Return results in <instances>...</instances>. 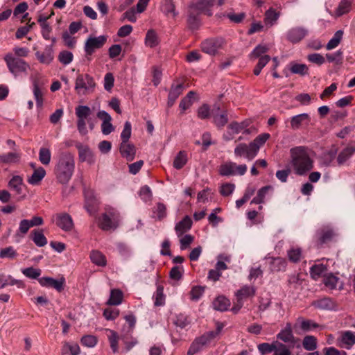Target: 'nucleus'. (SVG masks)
<instances>
[{
	"instance_id": "6",
	"label": "nucleus",
	"mask_w": 355,
	"mask_h": 355,
	"mask_svg": "<svg viewBox=\"0 0 355 355\" xmlns=\"http://www.w3.org/2000/svg\"><path fill=\"white\" fill-rule=\"evenodd\" d=\"M248 170L247 165L236 164L233 162H226L222 164L218 169V173L221 176H234V175H243Z\"/></svg>"
},
{
	"instance_id": "29",
	"label": "nucleus",
	"mask_w": 355,
	"mask_h": 355,
	"mask_svg": "<svg viewBox=\"0 0 355 355\" xmlns=\"http://www.w3.org/2000/svg\"><path fill=\"white\" fill-rule=\"evenodd\" d=\"M270 135L268 133H263L258 135L252 141L251 144V149L254 155H257L260 148L263 146L266 141L270 138Z\"/></svg>"
},
{
	"instance_id": "32",
	"label": "nucleus",
	"mask_w": 355,
	"mask_h": 355,
	"mask_svg": "<svg viewBox=\"0 0 355 355\" xmlns=\"http://www.w3.org/2000/svg\"><path fill=\"white\" fill-rule=\"evenodd\" d=\"M160 10L166 16L172 15L173 17H175L178 14L175 11V6L173 0H162Z\"/></svg>"
},
{
	"instance_id": "41",
	"label": "nucleus",
	"mask_w": 355,
	"mask_h": 355,
	"mask_svg": "<svg viewBox=\"0 0 355 355\" xmlns=\"http://www.w3.org/2000/svg\"><path fill=\"white\" fill-rule=\"evenodd\" d=\"M8 186L18 195L21 194L24 187L23 179L19 175H15L8 182Z\"/></svg>"
},
{
	"instance_id": "45",
	"label": "nucleus",
	"mask_w": 355,
	"mask_h": 355,
	"mask_svg": "<svg viewBox=\"0 0 355 355\" xmlns=\"http://www.w3.org/2000/svg\"><path fill=\"white\" fill-rule=\"evenodd\" d=\"M167 215L166 207L162 202H157L153 209V217L161 220Z\"/></svg>"
},
{
	"instance_id": "37",
	"label": "nucleus",
	"mask_w": 355,
	"mask_h": 355,
	"mask_svg": "<svg viewBox=\"0 0 355 355\" xmlns=\"http://www.w3.org/2000/svg\"><path fill=\"white\" fill-rule=\"evenodd\" d=\"M123 294L119 289H112L110 291V298L107 302V304L111 306H117L122 303Z\"/></svg>"
},
{
	"instance_id": "56",
	"label": "nucleus",
	"mask_w": 355,
	"mask_h": 355,
	"mask_svg": "<svg viewBox=\"0 0 355 355\" xmlns=\"http://www.w3.org/2000/svg\"><path fill=\"white\" fill-rule=\"evenodd\" d=\"M352 2L350 0H343L336 10V15L338 17L347 13L351 8Z\"/></svg>"
},
{
	"instance_id": "47",
	"label": "nucleus",
	"mask_w": 355,
	"mask_h": 355,
	"mask_svg": "<svg viewBox=\"0 0 355 355\" xmlns=\"http://www.w3.org/2000/svg\"><path fill=\"white\" fill-rule=\"evenodd\" d=\"M327 270V268L322 263L313 265L310 269L311 276L313 279L317 280L321 276L324 275Z\"/></svg>"
},
{
	"instance_id": "49",
	"label": "nucleus",
	"mask_w": 355,
	"mask_h": 355,
	"mask_svg": "<svg viewBox=\"0 0 355 355\" xmlns=\"http://www.w3.org/2000/svg\"><path fill=\"white\" fill-rule=\"evenodd\" d=\"M279 341H274L272 343H263L259 344L257 348L261 355H266L271 352L273 353Z\"/></svg>"
},
{
	"instance_id": "3",
	"label": "nucleus",
	"mask_w": 355,
	"mask_h": 355,
	"mask_svg": "<svg viewBox=\"0 0 355 355\" xmlns=\"http://www.w3.org/2000/svg\"><path fill=\"white\" fill-rule=\"evenodd\" d=\"M120 214L119 211L113 207H106L105 211L99 218L98 227L104 231L114 230L119 225Z\"/></svg>"
},
{
	"instance_id": "2",
	"label": "nucleus",
	"mask_w": 355,
	"mask_h": 355,
	"mask_svg": "<svg viewBox=\"0 0 355 355\" xmlns=\"http://www.w3.org/2000/svg\"><path fill=\"white\" fill-rule=\"evenodd\" d=\"M74 169V156L69 152L62 153L55 167L58 181L62 184H67L73 175Z\"/></svg>"
},
{
	"instance_id": "53",
	"label": "nucleus",
	"mask_w": 355,
	"mask_h": 355,
	"mask_svg": "<svg viewBox=\"0 0 355 355\" xmlns=\"http://www.w3.org/2000/svg\"><path fill=\"white\" fill-rule=\"evenodd\" d=\"M187 162V153L184 151H180L173 161V166L176 169H181Z\"/></svg>"
},
{
	"instance_id": "54",
	"label": "nucleus",
	"mask_w": 355,
	"mask_h": 355,
	"mask_svg": "<svg viewBox=\"0 0 355 355\" xmlns=\"http://www.w3.org/2000/svg\"><path fill=\"white\" fill-rule=\"evenodd\" d=\"M343 35V31L341 30L337 31L334 35L333 37L327 43L326 48L327 50H331L336 48L340 42Z\"/></svg>"
},
{
	"instance_id": "64",
	"label": "nucleus",
	"mask_w": 355,
	"mask_h": 355,
	"mask_svg": "<svg viewBox=\"0 0 355 355\" xmlns=\"http://www.w3.org/2000/svg\"><path fill=\"white\" fill-rule=\"evenodd\" d=\"M279 18V13L275 10L270 8L266 12L265 14V22L266 24H270L272 25Z\"/></svg>"
},
{
	"instance_id": "11",
	"label": "nucleus",
	"mask_w": 355,
	"mask_h": 355,
	"mask_svg": "<svg viewBox=\"0 0 355 355\" xmlns=\"http://www.w3.org/2000/svg\"><path fill=\"white\" fill-rule=\"evenodd\" d=\"M107 37H89L85 44V51L87 55H92L96 49L101 48L106 42Z\"/></svg>"
},
{
	"instance_id": "25",
	"label": "nucleus",
	"mask_w": 355,
	"mask_h": 355,
	"mask_svg": "<svg viewBox=\"0 0 355 355\" xmlns=\"http://www.w3.org/2000/svg\"><path fill=\"white\" fill-rule=\"evenodd\" d=\"M311 306L322 310H335L337 307L336 302L329 297L314 300L311 302Z\"/></svg>"
},
{
	"instance_id": "43",
	"label": "nucleus",
	"mask_w": 355,
	"mask_h": 355,
	"mask_svg": "<svg viewBox=\"0 0 355 355\" xmlns=\"http://www.w3.org/2000/svg\"><path fill=\"white\" fill-rule=\"evenodd\" d=\"M80 349L77 343H65L62 348V355H79Z\"/></svg>"
},
{
	"instance_id": "24",
	"label": "nucleus",
	"mask_w": 355,
	"mask_h": 355,
	"mask_svg": "<svg viewBox=\"0 0 355 355\" xmlns=\"http://www.w3.org/2000/svg\"><path fill=\"white\" fill-rule=\"evenodd\" d=\"M119 150L121 156L127 161L131 162L135 159L136 148L133 144L128 142H121Z\"/></svg>"
},
{
	"instance_id": "20",
	"label": "nucleus",
	"mask_w": 355,
	"mask_h": 355,
	"mask_svg": "<svg viewBox=\"0 0 355 355\" xmlns=\"http://www.w3.org/2000/svg\"><path fill=\"white\" fill-rule=\"evenodd\" d=\"M76 147L78 150V156L80 162H87L89 164L94 163L95 159L94 154L87 146L77 143Z\"/></svg>"
},
{
	"instance_id": "51",
	"label": "nucleus",
	"mask_w": 355,
	"mask_h": 355,
	"mask_svg": "<svg viewBox=\"0 0 355 355\" xmlns=\"http://www.w3.org/2000/svg\"><path fill=\"white\" fill-rule=\"evenodd\" d=\"M302 346L307 351H313L317 348V339L313 336H306L302 340Z\"/></svg>"
},
{
	"instance_id": "55",
	"label": "nucleus",
	"mask_w": 355,
	"mask_h": 355,
	"mask_svg": "<svg viewBox=\"0 0 355 355\" xmlns=\"http://www.w3.org/2000/svg\"><path fill=\"white\" fill-rule=\"evenodd\" d=\"M302 279L299 274H293L288 276V286L290 288L293 290H297L300 288L302 284Z\"/></svg>"
},
{
	"instance_id": "50",
	"label": "nucleus",
	"mask_w": 355,
	"mask_h": 355,
	"mask_svg": "<svg viewBox=\"0 0 355 355\" xmlns=\"http://www.w3.org/2000/svg\"><path fill=\"white\" fill-rule=\"evenodd\" d=\"M272 187L270 186H265L261 188L255 196L251 201V204H261L264 202V199L268 193V191L270 190Z\"/></svg>"
},
{
	"instance_id": "30",
	"label": "nucleus",
	"mask_w": 355,
	"mask_h": 355,
	"mask_svg": "<svg viewBox=\"0 0 355 355\" xmlns=\"http://www.w3.org/2000/svg\"><path fill=\"white\" fill-rule=\"evenodd\" d=\"M16 285L18 288H24V283L21 280L15 279L10 275H0V288H3L6 286Z\"/></svg>"
},
{
	"instance_id": "46",
	"label": "nucleus",
	"mask_w": 355,
	"mask_h": 355,
	"mask_svg": "<svg viewBox=\"0 0 355 355\" xmlns=\"http://www.w3.org/2000/svg\"><path fill=\"white\" fill-rule=\"evenodd\" d=\"M214 309L220 311H227L230 306V300L224 296H219L213 302Z\"/></svg>"
},
{
	"instance_id": "21",
	"label": "nucleus",
	"mask_w": 355,
	"mask_h": 355,
	"mask_svg": "<svg viewBox=\"0 0 355 355\" xmlns=\"http://www.w3.org/2000/svg\"><path fill=\"white\" fill-rule=\"evenodd\" d=\"M215 0H197L191 6V8L204 13L208 16L212 15L211 8L214 5Z\"/></svg>"
},
{
	"instance_id": "57",
	"label": "nucleus",
	"mask_w": 355,
	"mask_h": 355,
	"mask_svg": "<svg viewBox=\"0 0 355 355\" xmlns=\"http://www.w3.org/2000/svg\"><path fill=\"white\" fill-rule=\"evenodd\" d=\"M51 153L49 148H41L39 151V160L44 165H49L51 162Z\"/></svg>"
},
{
	"instance_id": "28",
	"label": "nucleus",
	"mask_w": 355,
	"mask_h": 355,
	"mask_svg": "<svg viewBox=\"0 0 355 355\" xmlns=\"http://www.w3.org/2000/svg\"><path fill=\"white\" fill-rule=\"evenodd\" d=\"M250 123L248 121H243L241 123L232 122L227 126V129L232 131V134H239L243 132V134H250V130L248 128Z\"/></svg>"
},
{
	"instance_id": "12",
	"label": "nucleus",
	"mask_w": 355,
	"mask_h": 355,
	"mask_svg": "<svg viewBox=\"0 0 355 355\" xmlns=\"http://www.w3.org/2000/svg\"><path fill=\"white\" fill-rule=\"evenodd\" d=\"M256 288L253 286L244 285L240 289H239L235 295L236 300H238V308L237 310H240L243 306V300L248 297H252L255 295Z\"/></svg>"
},
{
	"instance_id": "22",
	"label": "nucleus",
	"mask_w": 355,
	"mask_h": 355,
	"mask_svg": "<svg viewBox=\"0 0 355 355\" xmlns=\"http://www.w3.org/2000/svg\"><path fill=\"white\" fill-rule=\"evenodd\" d=\"M307 30L303 27H294L288 31L286 38L292 43H297L307 35Z\"/></svg>"
},
{
	"instance_id": "33",
	"label": "nucleus",
	"mask_w": 355,
	"mask_h": 355,
	"mask_svg": "<svg viewBox=\"0 0 355 355\" xmlns=\"http://www.w3.org/2000/svg\"><path fill=\"white\" fill-rule=\"evenodd\" d=\"M85 207L87 212L89 214H93L96 212L97 206H98V201L94 198L93 193L92 192H87L85 193Z\"/></svg>"
},
{
	"instance_id": "7",
	"label": "nucleus",
	"mask_w": 355,
	"mask_h": 355,
	"mask_svg": "<svg viewBox=\"0 0 355 355\" xmlns=\"http://www.w3.org/2000/svg\"><path fill=\"white\" fill-rule=\"evenodd\" d=\"M75 113L77 116L78 130L82 135H85L88 132L86 127V121L91 115L92 110L87 105H78L75 109Z\"/></svg>"
},
{
	"instance_id": "61",
	"label": "nucleus",
	"mask_w": 355,
	"mask_h": 355,
	"mask_svg": "<svg viewBox=\"0 0 355 355\" xmlns=\"http://www.w3.org/2000/svg\"><path fill=\"white\" fill-rule=\"evenodd\" d=\"M73 58V53L68 51H60L58 59L64 65L70 64Z\"/></svg>"
},
{
	"instance_id": "58",
	"label": "nucleus",
	"mask_w": 355,
	"mask_h": 355,
	"mask_svg": "<svg viewBox=\"0 0 355 355\" xmlns=\"http://www.w3.org/2000/svg\"><path fill=\"white\" fill-rule=\"evenodd\" d=\"M187 23L189 28L192 30L198 29L200 26V20L198 17V15L190 12L188 15Z\"/></svg>"
},
{
	"instance_id": "62",
	"label": "nucleus",
	"mask_w": 355,
	"mask_h": 355,
	"mask_svg": "<svg viewBox=\"0 0 355 355\" xmlns=\"http://www.w3.org/2000/svg\"><path fill=\"white\" fill-rule=\"evenodd\" d=\"M21 272L27 277L31 279H38L41 275V270L39 268H34L29 267L21 270Z\"/></svg>"
},
{
	"instance_id": "27",
	"label": "nucleus",
	"mask_w": 355,
	"mask_h": 355,
	"mask_svg": "<svg viewBox=\"0 0 355 355\" xmlns=\"http://www.w3.org/2000/svg\"><path fill=\"white\" fill-rule=\"evenodd\" d=\"M33 93L37 106L41 107L43 105L44 88L37 80L33 81Z\"/></svg>"
},
{
	"instance_id": "5",
	"label": "nucleus",
	"mask_w": 355,
	"mask_h": 355,
	"mask_svg": "<svg viewBox=\"0 0 355 355\" xmlns=\"http://www.w3.org/2000/svg\"><path fill=\"white\" fill-rule=\"evenodd\" d=\"M96 86L94 78L88 74H79L76 80L75 90L78 94L85 95L92 92Z\"/></svg>"
},
{
	"instance_id": "15",
	"label": "nucleus",
	"mask_w": 355,
	"mask_h": 355,
	"mask_svg": "<svg viewBox=\"0 0 355 355\" xmlns=\"http://www.w3.org/2000/svg\"><path fill=\"white\" fill-rule=\"evenodd\" d=\"M55 223L57 226L65 232H69L73 228V219L71 216L67 213L56 214Z\"/></svg>"
},
{
	"instance_id": "40",
	"label": "nucleus",
	"mask_w": 355,
	"mask_h": 355,
	"mask_svg": "<svg viewBox=\"0 0 355 355\" xmlns=\"http://www.w3.org/2000/svg\"><path fill=\"white\" fill-rule=\"evenodd\" d=\"M355 153V147L347 146L339 154L337 157V162L338 165H343Z\"/></svg>"
},
{
	"instance_id": "1",
	"label": "nucleus",
	"mask_w": 355,
	"mask_h": 355,
	"mask_svg": "<svg viewBox=\"0 0 355 355\" xmlns=\"http://www.w3.org/2000/svg\"><path fill=\"white\" fill-rule=\"evenodd\" d=\"M290 164L297 175H306L313 168L311 151L305 146H296L290 149Z\"/></svg>"
},
{
	"instance_id": "44",
	"label": "nucleus",
	"mask_w": 355,
	"mask_h": 355,
	"mask_svg": "<svg viewBox=\"0 0 355 355\" xmlns=\"http://www.w3.org/2000/svg\"><path fill=\"white\" fill-rule=\"evenodd\" d=\"M159 38L157 33L153 29H150L147 31L145 37V44L146 46L153 48L158 45Z\"/></svg>"
},
{
	"instance_id": "10",
	"label": "nucleus",
	"mask_w": 355,
	"mask_h": 355,
	"mask_svg": "<svg viewBox=\"0 0 355 355\" xmlns=\"http://www.w3.org/2000/svg\"><path fill=\"white\" fill-rule=\"evenodd\" d=\"M335 235L334 230L329 226H323L318 229L315 233L318 247H321L323 244L331 241Z\"/></svg>"
},
{
	"instance_id": "34",
	"label": "nucleus",
	"mask_w": 355,
	"mask_h": 355,
	"mask_svg": "<svg viewBox=\"0 0 355 355\" xmlns=\"http://www.w3.org/2000/svg\"><path fill=\"white\" fill-rule=\"evenodd\" d=\"M277 338L284 343L293 342L294 336L292 332L291 324L286 323V327L277 334Z\"/></svg>"
},
{
	"instance_id": "63",
	"label": "nucleus",
	"mask_w": 355,
	"mask_h": 355,
	"mask_svg": "<svg viewBox=\"0 0 355 355\" xmlns=\"http://www.w3.org/2000/svg\"><path fill=\"white\" fill-rule=\"evenodd\" d=\"M276 345L272 355H292L291 349L285 344L279 342Z\"/></svg>"
},
{
	"instance_id": "9",
	"label": "nucleus",
	"mask_w": 355,
	"mask_h": 355,
	"mask_svg": "<svg viewBox=\"0 0 355 355\" xmlns=\"http://www.w3.org/2000/svg\"><path fill=\"white\" fill-rule=\"evenodd\" d=\"M211 116L213 119V123L218 128H223L228 122L227 110H220L218 104L214 105L211 110Z\"/></svg>"
},
{
	"instance_id": "18",
	"label": "nucleus",
	"mask_w": 355,
	"mask_h": 355,
	"mask_svg": "<svg viewBox=\"0 0 355 355\" xmlns=\"http://www.w3.org/2000/svg\"><path fill=\"white\" fill-rule=\"evenodd\" d=\"M355 344V333L345 331L341 333L338 339V345L340 347L349 349Z\"/></svg>"
},
{
	"instance_id": "14",
	"label": "nucleus",
	"mask_w": 355,
	"mask_h": 355,
	"mask_svg": "<svg viewBox=\"0 0 355 355\" xmlns=\"http://www.w3.org/2000/svg\"><path fill=\"white\" fill-rule=\"evenodd\" d=\"M251 149V144L240 143L234 148V153L236 157H245L247 160H252L257 155H254Z\"/></svg>"
},
{
	"instance_id": "60",
	"label": "nucleus",
	"mask_w": 355,
	"mask_h": 355,
	"mask_svg": "<svg viewBox=\"0 0 355 355\" xmlns=\"http://www.w3.org/2000/svg\"><path fill=\"white\" fill-rule=\"evenodd\" d=\"M216 338V333L207 331L202 336L196 338L204 347L208 346Z\"/></svg>"
},
{
	"instance_id": "48",
	"label": "nucleus",
	"mask_w": 355,
	"mask_h": 355,
	"mask_svg": "<svg viewBox=\"0 0 355 355\" xmlns=\"http://www.w3.org/2000/svg\"><path fill=\"white\" fill-rule=\"evenodd\" d=\"M32 234V239L37 246L43 247L47 244V239L42 230H34Z\"/></svg>"
},
{
	"instance_id": "38",
	"label": "nucleus",
	"mask_w": 355,
	"mask_h": 355,
	"mask_svg": "<svg viewBox=\"0 0 355 355\" xmlns=\"http://www.w3.org/2000/svg\"><path fill=\"white\" fill-rule=\"evenodd\" d=\"M46 175V171L42 167H38L28 179V182L32 185L38 184Z\"/></svg>"
},
{
	"instance_id": "13",
	"label": "nucleus",
	"mask_w": 355,
	"mask_h": 355,
	"mask_svg": "<svg viewBox=\"0 0 355 355\" xmlns=\"http://www.w3.org/2000/svg\"><path fill=\"white\" fill-rule=\"evenodd\" d=\"M291 128L296 130L303 126H309L311 123V116L307 113H302L291 118Z\"/></svg>"
},
{
	"instance_id": "31",
	"label": "nucleus",
	"mask_w": 355,
	"mask_h": 355,
	"mask_svg": "<svg viewBox=\"0 0 355 355\" xmlns=\"http://www.w3.org/2000/svg\"><path fill=\"white\" fill-rule=\"evenodd\" d=\"M105 331L108 338L112 351L113 352V353H117L119 352L118 344L119 340V336L118 334L115 331L110 329H105Z\"/></svg>"
},
{
	"instance_id": "39",
	"label": "nucleus",
	"mask_w": 355,
	"mask_h": 355,
	"mask_svg": "<svg viewBox=\"0 0 355 355\" xmlns=\"http://www.w3.org/2000/svg\"><path fill=\"white\" fill-rule=\"evenodd\" d=\"M91 261L98 266L104 267L107 264L105 256L98 250H92L89 255Z\"/></svg>"
},
{
	"instance_id": "42",
	"label": "nucleus",
	"mask_w": 355,
	"mask_h": 355,
	"mask_svg": "<svg viewBox=\"0 0 355 355\" xmlns=\"http://www.w3.org/2000/svg\"><path fill=\"white\" fill-rule=\"evenodd\" d=\"M21 153L17 150L1 155V164H15L19 162Z\"/></svg>"
},
{
	"instance_id": "36",
	"label": "nucleus",
	"mask_w": 355,
	"mask_h": 355,
	"mask_svg": "<svg viewBox=\"0 0 355 355\" xmlns=\"http://www.w3.org/2000/svg\"><path fill=\"white\" fill-rule=\"evenodd\" d=\"M323 283L327 288L331 290L336 289L337 287H341L340 279L331 273L324 277Z\"/></svg>"
},
{
	"instance_id": "23",
	"label": "nucleus",
	"mask_w": 355,
	"mask_h": 355,
	"mask_svg": "<svg viewBox=\"0 0 355 355\" xmlns=\"http://www.w3.org/2000/svg\"><path fill=\"white\" fill-rule=\"evenodd\" d=\"M35 56L40 63L49 64L54 59L53 45L46 46L43 52L37 51Z\"/></svg>"
},
{
	"instance_id": "16",
	"label": "nucleus",
	"mask_w": 355,
	"mask_h": 355,
	"mask_svg": "<svg viewBox=\"0 0 355 355\" xmlns=\"http://www.w3.org/2000/svg\"><path fill=\"white\" fill-rule=\"evenodd\" d=\"M97 117L103 121L101 124V131L103 135H107L114 131V128L111 123L112 117L107 112L104 110L99 111L97 113Z\"/></svg>"
},
{
	"instance_id": "17",
	"label": "nucleus",
	"mask_w": 355,
	"mask_h": 355,
	"mask_svg": "<svg viewBox=\"0 0 355 355\" xmlns=\"http://www.w3.org/2000/svg\"><path fill=\"white\" fill-rule=\"evenodd\" d=\"M38 282L42 286L53 288L60 292L64 288L65 279L63 277L55 279L52 277H44L39 278Z\"/></svg>"
},
{
	"instance_id": "4",
	"label": "nucleus",
	"mask_w": 355,
	"mask_h": 355,
	"mask_svg": "<svg viewBox=\"0 0 355 355\" xmlns=\"http://www.w3.org/2000/svg\"><path fill=\"white\" fill-rule=\"evenodd\" d=\"M7 67L15 76H19L22 73H27L30 68L29 64L24 60L15 57L11 54H8L4 58Z\"/></svg>"
},
{
	"instance_id": "52",
	"label": "nucleus",
	"mask_w": 355,
	"mask_h": 355,
	"mask_svg": "<svg viewBox=\"0 0 355 355\" xmlns=\"http://www.w3.org/2000/svg\"><path fill=\"white\" fill-rule=\"evenodd\" d=\"M290 70L293 73L304 76L308 73L309 69L305 64L291 62L290 64Z\"/></svg>"
},
{
	"instance_id": "19",
	"label": "nucleus",
	"mask_w": 355,
	"mask_h": 355,
	"mask_svg": "<svg viewBox=\"0 0 355 355\" xmlns=\"http://www.w3.org/2000/svg\"><path fill=\"white\" fill-rule=\"evenodd\" d=\"M319 324L312 320L305 319L303 317H298L293 326V328L297 331L302 330L304 332L310 331L311 330L318 328Z\"/></svg>"
},
{
	"instance_id": "35",
	"label": "nucleus",
	"mask_w": 355,
	"mask_h": 355,
	"mask_svg": "<svg viewBox=\"0 0 355 355\" xmlns=\"http://www.w3.org/2000/svg\"><path fill=\"white\" fill-rule=\"evenodd\" d=\"M286 266V259L281 257L272 258L270 263V269L272 272L285 271Z\"/></svg>"
},
{
	"instance_id": "59",
	"label": "nucleus",
	"mask_w": 355,
	"mask_h": 355,
	"mask_svg": "<svg viewBox=\"0 0 355 355\" xmlns=\"http://www.w3.org/2000/svg\"><path fill=\"white\" fill-rule=\"evenodd\" d=\"M287 254L291 262L297 263L302 258V250L299 248H292L288 251Z\"/></svg>"
},
{
	"instance_id": "8",
	"label": "nucleus",
	"mask_w": 355,
	"mask_h": 355,
	"mask_svg": "<svg viewBox=\"0 0 355 355\" xmlns=\"http://www.w3.org/2000/svg\"><path fill=\"white\" fill-rule=\"evenodd\" d=\"M225 44L222 37H212L203 41L201 44L202 51L209 55H214L221 49Z\"/></svg>"
},
{
	"instance_id": "26",
	"label": "nucleus",
	"mask_w": 355,
	"mask_h": 355,
	"mask_svg": "<svg viewBox=\"0 0 355 355\" xmlns=\"http://www.w3.org/2000/svg\"><path fill=\"white\" fill-rule=\"evenodd\" d=\"M192 227V220L189 216H185L182 220L175 226V231L178 237H181Z\"/></svg>"
}]
</instances>
